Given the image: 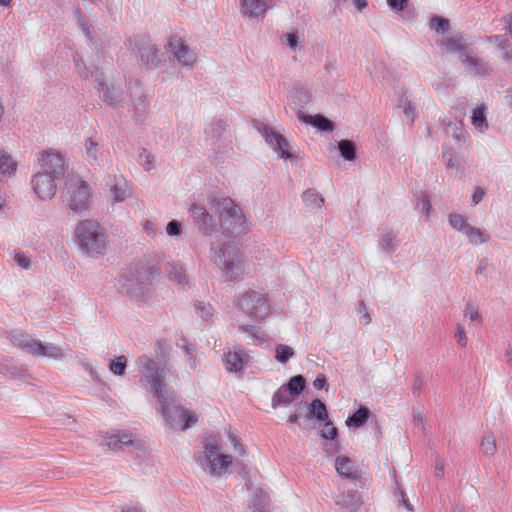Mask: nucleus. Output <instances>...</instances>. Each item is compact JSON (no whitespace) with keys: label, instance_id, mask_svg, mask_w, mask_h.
Instances as JSON below:
<instances>
[{"label":"nucleus","instance_id":"obj_1","mask_svg":"<svg viewBox=\"0 0 512 512\" xmlns=\"http://www.w3.org/2000/svg\"><path fill=\"white\" fill-rule=\"evenodd\" d=\"M74 233L83 254L92 258L106 254V232L99 222L91 219L82 220L77 224Z\"/></svg>","mask_w":512,"mask_h":512},{"label":"nucleus","instance_id":"obj_2","mask_svg":"<svg viewBox=\"0 0 512 512\" xmlns=\"http://www.w3.org/2000/svg\"><path fill=\"white\" fill-rule=\"evenodd\" d=\"M221 445L216 436L209 435L204 439L203 450L195 456L196 462L203 471L211 476L224 474L233 462V457L221 452Z\"/></svg>","mask_w":512,"mask_h":512},{"label":"nucleus","instance_id":"obj_3","mask_svg":"<svg viewBox=\"0 0 512 512\" xmlns=\"http://www.w3.org/2000/svg\"><path fill=\"white\" fill-rule=\"evenodd\" d=\"M233 305L240 314L253 323H261L271 311L268 295L252 289L235 295Z\"/></svg>","mask_w":512,"mask_h":512},{"label":"nucleus","instance_id":"obj_4","mask_svg":"<svg viewBox=\"0 0 512 512\" xmlns=\"http://www.w3.org/2000/svg\"><path fill=\"white\" fill-rule=\"evenodd\" d=\"M154 266H137L129 268L120 278V288L135 300L142 299L152 286L153 280L159 276Z\"/></svg>","mask_w":512,"mask_h":512},{"label":"nucleus","instance_id":"obj_5","mask_svg":"<svg viewBox=\"0 0 512 512\" xmlns=\"http://www.w3.org/2000/svg\"><path fill=\"white\" fill-rule=\"evenodd\" d=\"M157 410L172 429L187 430L198 421L197 415L176 403L175 392L169 391L157 399Z\"/></svg>","mask_w":512,"mask_h":512},{"label":"nucleus","instance_id":"obj_6","mask_svg":"<svg viewBox=\"0 0 512 512\" xmlns=\"http://www.w3.org/2000/svg\"><path fill=\"white\" fill-rule=\"evenodd\" d=\"M141 379L149 386L153 396L163 398V395L171 391L165 383L166 362L157 363L151 356L143 354L135 360Z\"/></svg>","mask_w":512,"mask_h":512},{"label":"nucleus","instance_id":"obj_7","mask_svg":"<svg viewBox=\"0 0 512 512\" xmlns=\"http://www.w3.org/2000/svg\"><path fill=\"white\" fill-rule=\"evenodd\" d=\"M211 208L218 215V227L220 226L225 237L229 238L234 232L244 228V214L241 208L230 197L213 199Z\"/></svg>","mask_w":512,"mask_h":512},{"label":"nucleus","instance_id":"obj_8","mask_svg":"<svg viewBox=\"0 0 512 512\" xmlns=\"http://www.w3.org/2000/svg\"><path fill=\"white\" fill-rule=\"evenodd\" d=\"M8 339L13 346L18 347L34 357H47L54 360H61L65 356L62 349L55 344L42 343L40 340H36L29 334L20 330L9 332Z\"/></svg>","mask_w":512,"mask_h":512},{"label":"nucleus","instance_id":"obj_9","mask_svg":"<svg viewBox=\"0 0 512 512\" xmlns=\"http://www.w3.org/2000/svg\"><path fill=\"white\" fill-rule=\"evenodd\" d=\"M211 260L222 270L223 275L229 281L237 280L242 272L240 253L230 245H218L211 247Z\"/></svg>","mask_w":512,"mask_h":512},{"label":"nucleus","instance_id":"obj_10","mask_svg":"<svg viewBox=\"0 0 512 512\" xmlns=\"http://www.w3.org/2000/svg\"><path fill=\"white\" fill-rule=\"evenodd\" d=\"M66 186L69 208L76 213L87 210L90 204L89 185L78 177H71L67 180Z\"/></svg>","mask_w":512,"mask_h":512},{"label":"nucleus","instance_id":"obj_11","mask_svg":"<svg viewBox=\"0 0 512 512\" xmlns=\"http://www.w3.org/2000/svg\"><path fill=\"white\" fill-rule=\"evenodd\" d=\"M255 128L257 131L262 135L265 142L276 152L278 153L280 158L283 159H294L295 157L288 151L289 149V143L286 140V138L274 131L272 127L269 125L262 123V122H256Z\"/></svg>","mask_w":512,"mask_h":512},{"label":"nucleus","instance_id":"obj_12","mask_svg":"<svg viewBox=\"0 0 512 512\" xmlns=\"http://www.w3.org/2000/svg\"><path fill=\"white\" fill-rule=\"evenodd\" d=\"M251 356L242 345H235L223 355L225 369L229 373H242L251 364Z\"/></svg>","mask_w":512,"mask_h":512},{"label":"nucleus","instance_id":"obj_13","mask_svg":"<svg viewBox=\"0 0 512 512\" xmlns=\"http://www.w3.org/2000/svg\"><path fill=\"white\" fill-rule=\"evenodd\" d=\"M40 171L50 174L52 177L61 179L66 171L64 155L60 152L47 150L41 153L39 158Z\"/></svg>","mask_w":512,"mask_h":512},{"label":"nucleus","instance_id":"obj_14","mask_svg":"<svg viewBox=\"0 0 512 512\" xmlns=\"http://www.w3.org/2000/svg\"><path fill=\"white\" fill-rule=\"evenodd\" d=\"M57 180V178L52 177L50 174L39 171L32 176L31 186L39 199L43 201L51 200L56 194L57 186L55 182Z\"/></svg>","mask_w":512,"mask_h":512},{"label":"nucleus","instance_id":"obj_15","mask_svg":"<svg viewBox=\"0 0 512 512\" xmlns=\"http://www.w3.org/2000/svg\"><path fill=\"white\" fill-rule=\"evenodd\" d=\"M189 213L201 233L211 235L218 230L217 220L213 218L204 206L194 203L190 206Z\"/></svg>","mask_w":512,"mask_h":512},{"label":"nucleus","instance_id":"obj_16","mask_svg":"<svg viewBox=\"0 0 512 512\" xmlns=\"http://www.w3.org/2000/svg\"><path fill=\"white\" fill-rule=\"evenodd\" d=\"M168 48L177 59L178 63L188 69H192L196 63V53L178 36H171Z\"/></svg>","mask_w":512,"mask_h":512},{"label":"nucleus","instance_id":"obj_17","mask_svg":"<svg viewBox=\"0 0 512 512\" xmlns=\"http://www.w3.org/2000/svg\"><path fill=\"white\" fill-rule=\"evenodd\" d=\"M268 8L266 0H240V12L249 19H263Z\"/></svg>","mask_w":512,"mask_h":512},{"label":"nucleus","instance_id":"obj_18","mask_svg":"<svg viewBox=\"0 0 512 512\" xmlns=\"http://www.w3.org/2000/svg\"><path fill=\"white\" fill-rule=\"evenodd\" d=\"M462 62L465 69L473 76L485 77L492 73V67L482 58L470 55H464Z\"/></svg>","mask_w":512,"mask_h":512},{"label":"nucleus","instance_id":"obj_19","mask_svg":"<svg viewBox=\"0 0 512 512\" xmlns=\"http://www.w3.org/2000/svg\"><path fill=\"white\" fill-rule=\"evenodd\" d=\"M134 443V436L124 431H115L105 437L104 445L110 450L119 451L124 446H132Z\"/></svg>","mask_w":512,"mask_h":512},{"label":"nucleus","instance_id":"obj_20","mask_svg":"<svg viewBox=\"0 0 512 512\" xmlns=\"http://www.w3.org/2000/svg\"><path fill=\"white\" fill-rule=\"evenodd\" d=\"M95 81L98 84V89L103 93V101L112 107H115L120 99V92L114 87H108L104 82L103 74L99 71L95 72Z\"/></svg>","mask_w":512,"mask_h":512},{"label":"nucleus","instance_id":"obj_21","mask_svg":"<svg viewBox=\"0 0 512 512\" xmlns=\"http://www.w3.org/2000/svg\"><path fill=\"white\" fill-rule=\"evenodd\" d=\"M335 469L340 477L355 480L359 477L357 468L347 456H338L335 459Z\"/></svg>","mask_w":512,"mask_h":512},{"label":"nucleus","instance_id":"obj_22","mask_svg":"<svg viewBox=\"0 0 512 512\" xmlns=\"http://www.w3.org/2000/svg\"><path fill=\"white\" fill-rule=\"evenodd\" d=\"M336 504L339 505L343 512H357L362 502L356 491L350 490L338 497Z\"/></svg>","mask_w":512,"mask_h":512},{"label":"nucleus","instance_id":"obj_23","mask_svg":"<svg viewBox=\"0 0 512 512\" xmlns=\"http://www.w3.org/2000/svg\"><path fill=\"white\" fill-rule=\"evenodd\" d=\"M440 46L445 48L448 52L460 53L465 51L468 45L460 33H455L441 40Z\"/></svg>","mask_w":512,"mask_h":512},{"label":"nucleus","instance_id":"obj_24","mask_svg":"<svg viewBox=\"0 0 512 512\" xmlns=\"http://www.w3.org/2000/svg\"><path fill=\"white\" fill-rule=\"evenodd\" d=\"M397 234L392 229H383L379 239V247L386 254L391 255L396 248Z\"/></svg>","mask_w":512,"mask_h":512},{"label":"nucleus","instance_id":"obj_25","mask_svg":"<svg viewBox=\"0 0 512 512\" xmlns=\"http://www.w3.org/2000/svg\"><path fill=\"white\" fill-rule=\"evenodd\" d=\"M110 192L114 202H123L131 196V188L125 179L116 180Z\"/></svg>","mask_w":512,"mask_h":512},{"label":"nucleus","instance_id":"obj_26","mask_svg":"<svg viewBox=\"0 0 512 512\" xmlns=\"http://www.w3.org/2000/svg\"><path fill=\"white\" fill-rule=\"evenodd\" d=\"M300 120L302 122L311 124L314 127L318 128L319 130H322V131L332 132L334 129V124L329 119L325 118L322 115H315V116L302 115L300 117Z\"/></svg>","mask_w":512,"mask_h":512},{"label":"nucleus","instance_id":"obj_27","mask_svg":"<svg viewBox=\"0 0 512 512\" xmlns=\"http://www.w3.org/2000/svg\"><path fill=\"white\" fill-rule=\"evenodd\" d=\"M17 162L5 150L0 149V173L2 175L12 176L16 173Z\"/></svg>","mask_w":512,"mask_h":512},{"label":"nucleus","instance_id":"obj_28","mask_svg":"<svg viewBox=\"0 0 512 512\" xmlns=\"http://www.w3.org/2000/svg\"><path fill=\"white\" fill-rule=\"evenodd\" d=\"M309 414L312 419L318 422H325L329 419L326 405L319 399H314L309 405Z\"/></svg>","mask_w":512,"mask_h":512},{"label":"nucleus","instance_id":"obj_29","mask_svg":"<svg viewBox=\"0 0 512 512\" xmlns=\"http://www.w3.org/2000/svg\"><path fill=\"white\" fill-rule=\"evenodd\" d=\"M369 416L370 410L365 406H361L352 415L348 416L345 423L348 427L358 428L368 420Z\"/></svg>","mask_w":512,"mask_h":512},{"label":"nucleus","instance_id":"obj_30","mask_svg":"<svg viewBox=\"0 0 512 512\" xmlns=\"http://www.w3.org/2000/svg\"><path fill=\"white\" fill-rule=\"evenodd\" d=\"M169 278L181 287L188 285V278L182 265L177 263H170L168 266Z\"/></svg>","mask_w":512,"mask_h":512},{"label":"nucleus","instance_id":"obj_31","mask_svg":"<svg viewBox=\"0 0 512 512\" xmlns=\"http://www.w3.org/2000/svg\"><path fill=\"white\" fill-rule=\"evenodd\" d=\"M294 397L295 396L289 391V389L282 385L273 394L271 406L272 408L275 409L278 406L290 404L293 401Z\"/></svg>","mask_w":512,"mask_h":512},{"label":"nucleus","instance_id":"obj_32","mask_svg":"<svg viewBox=\"0 0 512 512\" xmlns=\"http://www.w3.org/2000/svg\"><path fill=\"white\" fill-rule=\"evenodd\" d=\"M464 234L473 245L487 243L490 239V236L486 231L471 225L468 226Z\"/></svg>","mask_w":512,"mask_h":512},{"label":"nucleus","instance_id":"obj_33","mask_svg":"<svg viewBox=\"0 0 512 512\" xmlns=\"http://www.w3.org/2000/svg\"><path fill=\"white\" fill-rule=\"evenodd\" d=\"M304 204L311 209L322 208L324 204L323 197L315 189H307L302 194Z\"/></svg>","mask_w":512,"mask_h":512},{"label":"nucleus","instance_id":"obj_34","mask_svg":"<svg viewBox=\"0 0 512 512\" xmlns=\"http://www.w3.org/2000/svg\"><path fill=\"white\" fill-rule=\"evenodd\" d=\"M159 50L155 45H148L139 49L141 61L147 66H155L159 62Z\"/></svg>","mask_w":512,"mask_h":512},{"label":"nucleus","instance_id":"obj_35","mask_svg":"<svg viewBox=\"0 0 512 512\" xmlns=\"http://www.w3.org/2000/svg\"><path fill=\"white\" fill-rule=\"evenodd\" d=\"M480 450L484 456H493L495 454L497 446L493 433L487 432L483 435L480 443Z\"/></svg>","mask_w":512,"mask_h":512},{"label":"nucleus","instance_id":"obj_36","mask_svg":"<svg viewBox=\"0 0 512 512\" xmlns=\"http://www.w3.org/2000/svg\"><path fill=\"white\" fill-rule=\"evenodd\" d=\"M484 112H485L484 104L476 107L473 110L472 124L480 132H483V131H485L488 128V123H487V120H486Z\"/></svg>","mask_w":512,"mask_h":512},{"label":"nucleus","instance_id":"obj_37","mask_svg":"<svg viewBox=\"0 0 512 512\" xmlns=\"http://www.w3.org/2000/svg\"><path fill=\"white\" fill-rule=\"evenodd\" d=\"M338 149L341 156L347 161H353L356 159V147L354 142L344 139L339 141Z\"/></svg>","mask_w":512,"mask_h":512},{"label":"nucleus","instance_id":"obj_38","mask_svg":"<svg viewBox=\"0 0 512 512\" xmlns=\"http://www.w3.org/2000/svg\"><path fill=\"white\" fill-rule=\"evenodd\" d=\"M238 331L248 333L257 342L262 343L268 339L266 333L254 325L241 324L238 326Z\"/></svg>","mask_w":512,"mask_h":512},{"label":"nucleus","instance_id":"obj_39","mask_svg":"<svg viewBox=\"0 0 512 512\" xmlns=\"http://www.w3.org/2000/svg\"><path fill=\"white\" fill-rule=\"evenodd\" d=\"M228 124L223 119H217L212 122L209 128L206 130V134L210 136L213 140H218L222 133L227 130Z\"/></svg>","mask_w":512,"mask_h":512},{"label":"nucleus","instance_id":"obj_40","mask_svg":"<svg viewBox=\"0 0 512 512\" xmlns=\"http://www.w3.org/2000/svg\"><path fill=\"white\" fill-rule=\"evenodd\" d=\"M128 359L125 355L116 357L109 363V370L115 376H123L127 368Z\"/></svg>","mask_w":512,"mask_h":512},{"label":"nucleus","instance_id":"obj_41","mask_svg":"<svg viewBox=\"0 0 512 512\" xmlns=\"http://www.w3.org/2000/svg\"><path fill=\"white\" fill-rule=\"evenodd\" d=\"M0 372L11 379H21L25 376V369L22 367L14 366L9 363H2Z\"/></svg>","mask_w":512,"mask_h":512},{"label":"nucleus","instance_id":"obj_42","mask_svg":"<svg viewBox=\"0 0 512 512\" xmlns=\"http://www.w3.org/2000/svg\"><path fill=\"white\" fill-rule=\"evenodd\" d=\"M72 59H73V62H74V64H75V67H76V69H77V71H78V74H79V76H80L82 79H88L90 76H94V77H95V72H96L97 70H95V71H93V72H92V71H90V70L86 67V65H85V63H84V61H83V59H82L81 55H80L78 52H74V53H73V55H72Z\"/></svg>","mask_w":512,"mask_h":512},{"label":"nucleus","instance_id":"obj_43","mask_svg":"<svg viewBox=\"0 0 512 512\" xmlns=\"http://www.w3.org/2000/svg\"><path fill=\"white\" fill-rule=\"evenodd\" d=\"M305 379L302 375L293 376L289 382L284 385L294 395L298 396L302 393L305 388Z\"/></svg>","mask_w":512,"mask_h":512},{"label":"nucleus","instance_id":"obj_44","mask_svg":"<svg viewBox=\"0 0 512 512\" xmlns=\"http://www.w3.org/2000/svg\"><path fill=\"white\" fill-rule=\"evenodd\" d=\"M275 352V359L282 364L287 363L294 356L293 348L285 344L276 345Z\"/></svg>","mask_w":512,"mask_h":512},{"label":"nucleus","instance_id":"obj_45","mask_svg":"<svg viewBox=\"0 0 512 512\" xmlns=\"http://www.w3.org/2000/svg\"><path fill=\"white\" fill-rule=\"evenodd\" d=\"M398 107L402 109L403 113L406 115V117L410 120L412 124L415 121L417 115L413 104L407 98L406 95H402L400 97Z\"/></svg>","mask_w":512,"mask_h":512},{"label":"nucleus","instance_id":"obj_46","mask_svg":"<svg viewBox=\"0 0 512 512\" xmlns=\"http://www.w3.org/2000/svg\"><path fill=\"white\" fill-rule=\"evenodd\" d=\"M429 27L431 30L444 34L450 28L449 20L440 16H434L431 18Z\"/></svg>","mask_w":512,"mask_h":512},{"label":"nucleus","instance_id":"obj_47","mask_svg":"<svg viewBox=\"0 0 512 512\" xmlns=\"http://www.w3.org/2000/svg\"><path fill=\"white\" fill-rule=\"evenodd\" d=\"M77 23L89 40H93L92 26L80 9L76 10Z\"/></svg>","mask_w":512,"mask_h":512},{"label":"nucleus","instance_id":"obj_48","mask_svg":"<svg viewBox=\"0 0 512 512\" xmlns=\"http://www.w3.org/2000/svg\"><path fill=\"white\" fill-rule=\"evenodd\" d=\"M449 224L454 230L462 233H464L469 226V224L466 222L465 217L461 214H450Z\"/></svg>","mask_w":512,"mask_h":512},{"label":"nucleus","instance_id":"obj_49","mask_svg":"<svg viewBox=\"0 0 512 512\" xmlns=\"http://www.w3.org/2000/svg\"><path fill=\"white\" fill-rule=\"evenodd\" d=\"M253 508L258 512H264L269 505V497L263 491L256 493L252 500Z\"/></svg>","mask_w":512,"mask_h":512},{"label":"nucleus","instance_id":"obj_50","mask_svg":"<svg viewBox=\"0 0 512 512\" xmlns=\"http://www.w3.org/2000/svg\"><path fill=\"white\" fill-rule=\"evenodd\" d=\"M155 355L159 363L166 362L169 354V345L164 340H157L154 347Z\"/></svg>","mask_w":512,"mask_h":512},{"label":"nucleus","instance_id":"obj_51","mask_svg":"<svg viewBox=\"0 0 512 512\" xmlns=\"http://www.w3.org/2000/svg\"><path fill=\"white\" fill-rule=\"evenodd\" d=\"M86 156L90 161H97L99 144L93 138H87L85 141Z\"/></svg>","mask_w":512,"mask_h":512},{"label":"nucleus","instance_id":"obj_52","mask_svg":"<svg viewBox=\"0 0 512 512\" xmlns=\"http://www.w3.org/2000/svg\"><path fill=\"white\" fill-rule=\"evenodd\" d=\"M323 423L324 428L321 430V437L326 440H335L338 436V429L333 425L330 419Z\"/></svg>","mask_w":512,"mask_h":512},{"label":"nucleus","instance_id":"obj_53","mask_svg":"<svg viewBox=\"0 0 512 512\" xmlns=\"http://www.w3.org/2000/svg\"><path fill=\"white\" fill-rule=\"evenodd\" d=\"M154 161V156L145 149L139 154V163L146 171L154 168Z\"/></svg>","mask_w":512,"mask_h":512},{"label":"nucleus","instance_id":"obj_54","mask_svg":"<svg viewBox=\"0 0 512 512\" xmlns=\"http://www.w3.org/2000/svg\"><path fill=\"white\" fill-rule=\"evenodd\" d=\"M143 231L151 238H156L162 235V230L153 221L145 220L142 223Z\"/></svg>","mask_w":512,"mask_h":512},{"label":"nucleus","instance_id":"obj_55","mask_svg":"<svg viewBox=\"0 0 512 512\" xmlns=\"http://www.w3.org/2000/svg\"><path fill=\"white\" fill-rule=\"evenodd\" d=\"M443 158L446 161V168L448 170L455 169L456 171L461 170V166L459 161L454 157V154L451 150H447L443 152Z\"/></svg>","mask_w":512,"mask_h":512},{"label":"nucleus","instance_id":"obj_56","mask_svg":"<svg viewBox=\"0 0 512 512\" xmlns=\"http://www.w3.org/2000/svg\"><path fill=\"white\" fill-rule=\"evenodd\" d=\"M485 41L489 43H495L499 50L504 48L506 49L510 44L508 38L505 35L486 36Z\"/></svg>","mask_w":512,"mask_h":512},{"label":"nucleus","instance_id":"obj_57","mask_svg":"<svg viewBox=\"0 0 512 512\" xmlns=\"http://www.w3.org/2000/svg\"><path fill=\"white\" fill-rule=\"evenodd\" d=\"M356 310L358 314L361 316V321H363L364 325H369L372 321V318L363 300L358 301Z\"/></svg>","mask_w":512,"mask_h":512},{"label":"nucleus","instance_id":"obj_58","mask_svg":"<svg viewBox=\"0 0 512 512\" xmlns=\"http://www.w3.org/2000/svg\"><path fill=\"white\" fill-rule=\"evenodd\" d=\"M14 261L20 268L25 270H28L32 265L31 259L23 252H16L14 254Z\"/></svg>","mask_w":512,"mask_h":512},{"label":"nucleus","instance_id":"obj_59","mask_svg":"<svg viewBox=\"0 0 512 512\" xmlns=\"http://www.w3.org/2000/svg\"><path fill=\"white\" fill-rule=\"evenodd\" d=\"M199 316L204 320H209L213 314V308L210 304L198 303L195 305Z\"/></svg>","mask_w":512,"mask_h":512},{"label":"nucleus","instance_id":"obj_60","mask_svg":"<svg viewBox=\"0 0 512 512\" xmlns=\"http://www.w3.org/2000/svg\"><path fill=\"white\" fill-rule=\"evenodd\" d=\"M464 316L468 318L470 321H476L478 323H482V316L480 315L478 309L471 304H468Z\"/></svg>","mask_w":512,"mask_h":512},{"label":"nucleus","instance_id":"obj_61","mask_svg":"<svg viewBox=\"0 0 512 512\" xmlns=\"http://www.w3.org/2000/svg\"><path fill=\"white\" fill-rule=\"evenodd\" d=\"M421 207V211L426 215V217H429L430 212L432 210L431 201L428 195L422 193L419 197V203Z\"/></svg>","mask_w":512,"mask_h":512},{"label":"nucleus","instance_id":"obj_62","mask_svg":"<svg viewBox=\"0 0 512 512\" xmlns=\"http://www.w3.org/2000/svg\"><path fill=\"white\" fill-rule=\"evenodd\" d=\"M182 226L177 220H171L166 226V232L169 236H178L181 234Z\"/></svg>","mask_w":512,"mask_h":512},{"label":"nucleus","instance_id":"obj_63","mask_svg":"<svg viewBox=\"0 0 512 512\" xmlns=\"http://www.w3.org/2000/svg\"><path fill=\"white\" fill-rule=\"evenodd\" d=\"M181 348L184 350V352L188 355V360L190 363L191 368H196V359H195V348L190 343H185L181 346Z\"/></svg>","mask_w":512,"mask_h":512},{"label":"nucleus","instance_id":"obj_64","mask_svg":"<svg viewBox=\"0 0 512 512\" xmlns=\"http://www.w3.org/2000/svg\"><path fill=\"white\" fill-rule=\"evenodd\" d=\"M455 339L457 344L464 348L467 345V336L464 328L461 325H458L455 332Z\"/></svg>","mask_w":512,"mask_h":512}]
</instances>
